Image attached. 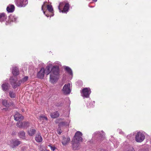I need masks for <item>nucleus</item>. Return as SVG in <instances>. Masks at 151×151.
<instances>
[{
  "instance_id": "f257e3e1",
  "label": "nucleus",
  "mask_w": 151,
  "mask_h": 151,
  "mask_svg": "<svg viewBox=\"0 0 151 151\" xmlns=\"http://www.w3.org/2000/svg\"><path fill=\"white\" fill-rule=\"evenodd\" d=\"M59 67L57 65L53 67L51 72L45 69V72L47 75H48L50 73V81L52 83H54L58 80L59 75Z\"/></svg>"
},
{
  "instance_id": "f03ea898",
  "label": "nucleus",
  "mask_w": 151,
  "mask_h": 151,
  "mask_svg": "<svg viewBox=\"0 0 151 151\" xmlns=\"http://www.w3.org/2000/svg\"><path fill=\"white\" fill-rule=\"evenodd\" d=\"M145 135L140 132H137L135 136V140L138 142H142L145 139Z\"/></svg>"
},
{
  "instance_id": "7ed1b4c3",
  "label": "nucleus",
  "mask_w": 151,
  "mask_h": 151,
  "mask_svg": "<svg viewBox=\"0 0 151 151\" xmlns=\"http://www.w3.org/2000/svg\"><path fill=\"white\" fill-rule=\"evenodd\" d=\"M82 135V134L81 132L79 131H77L75 133L73 141L78 142H82V139L81 136Z\"/></svg>"
},
{
  "instance_id": "20e7f679",
  "label": "nucleus",
  "mask_w": 151,
  "mask_h": 151,
  "mask_svg": "<svg viewBox=\"0 0 151 151\" xmlns=\"http://www.w3.org/2000/svg\"><path fill=\"white\" fill-rule=\"evenodd\" d=\"M16 5L19 7H24L28 3L27 0H15Z\"/></svg>"
},
{
  "instance_id": "39448f33",
  "label": "nucleus",
  "mask_w": 151,
  "mask_h": 151,
  "mask_svg": "<svg viewBox=\"0 0 151 151\" xmlns=\"http://www.w3.org/2000/svg\"><path fill=\"white\" fill-rule=\"evenodd\" d=\"M70 83L65 84L64 85L63 89V91L64 94H69L70 93L71 90L70 88Z\"/></svg>"
},
{
  "instance_id": "423d86ee",
  "label": "nucleus",
  "mask_w": 151,
  "mask_h": 151,
  "mask_svg": "<svg viewBox=\"0 0 151 151\" xmlns=\"http://www.w3.org/2000/svg\"><path fill=\"white\" fill-rule=\"evenodd\" d=\"M91 92V90L89 88H85L82 90L81 95L82 96L87 98L89 97Z\"/></svg>"
},
{
  "instance_id": "0eeeda50",
  "label": "nucleus",
  "mask_w": 151,
  "mask_h": 151,
  "mask_svg": "<svg viewBox=\"0 0 151 151\" xmlns=\"http://www.w3.org/2000/svg\"><path fill=\"white\" fill-rule=\"evenodd\" d=\"M17 78L14 76H12L10 79V82L14 88H15L17 86Z\"/></svg>"
},
{
  "instance_id": "6e6552de",
  "label": "nucleus",
  "mask_w": 151,
  "mask_h": 151,
  "mask_svg": "<svg viewBox=\"0 0 151 151\" xmlns=\"http://www.w3.org/2000/svg\"><path fill=\"white\" fill-rule=\"evenodd\" d=\"M10 142V145L12 148H14L18 146L21 143V141L18 139H12Z\"/></svg>"
},
{
  "instance_id": "1a4fd4ad",
  "label": "nucleus",
  "mask_w": 151,
  "mask_h": 151,
  "mask_svg": "<svg viewBox=\"0 0 151 151\" xmlns=\"http://www.w3.org/2000/svg\"><path fill=\"white\" fill-rule=\"evenodd\" d=\"M45 72V69L44 68H42L37 73V76L38 78L42 79L44 76Z\"/></svg>"
},
{
  "instance_id": "9d476101",
  "label": "nucleus",
  "mask_w": 151,
  "mask_h": 151,
  "mask_svg": "<svg viewBox=\"0 0 151 151\" xmlns=\"http://www.w3.org/2000/svg\"><path fill=\"white\" fill-rule=\"evenodd\" d=\"M14 119L16 121H22L23 119V116L18 112L14 115Z\"/></svg>"
},
{
  "instance_id": "9b49d317",
  "label": "nucleus",
  "mask_w": 151,
  "mask_h": 151,
  "mask_svg": "<svg viewBox=\"0 0 151 151\" xmlns=\"http://www.w3.org/2000/svg\"><path fill=\"white\" fill-rule=\"evenodd\" d=\"M73 143L72 145L73 149L74 150H78L80 148L79 142L73 141Z\"/></svg>"
},
{
  "instance_id": "f8f14e48",
  "label": "nucleus",
  "mask_w": 151,
  "mask_h": 151,
  "mask_svg": "<svg viewBox=\"0 0 151 151\" xmlns=\"http://www.w3.org/2000/svg\"><path fill=\"white\" fill-rule=\"evenodd\" d=\"M14 10V6L13 5H9L6 8V10L9 12H12Z\"/></svg>"
},
{
  "instance_id": "ddd939ff",
  "label": "nucleus",
  "mask_w": 151,
  "mask_h": 151,
  "mask_svg": "<svg viewBox=\"0 0 151 151\" xmlns=\"http://www.w3.org/2000/svg\"><path fill=\"white\" fill-rule=\"evenodd\" d=\"M6 16L4 13H0V22H2L6 20Z\"/></svg>"
},
{
  "instance_id": "4468645a",
  "label": "nucleus",
  "mask_w": 151,
  "mask_h": 151,
  "mask_svg": "<svg viewBox=\"0 0 151 151\" xmlns=\"http://www.w3.org/2000/svg\"><path fill=\"white\" fill-rule=\"evenodd\" d=\"M1 87L2 89L4 91H6L9 89V84L8 83H4L2 85Z\"/></svg>"
},
{
  "instance_id": "2eb2a0df",
  "label": "nucleus",
  "mask_w": 151,
  "mask_h": 151,
  "mask_svg": "<svg viewBox=\"0 0 151 151\" xmlns=\"http://www.w3.org/2000/svg\"><path fill=\"white\" fill-rule=\"evenodd\" d=\"M70 140V139L69 137H68L67 138L65 137H63L62 143L63 145H65L69 142Z\"/></svg>"
},
{
  "instance_id": "dca6fc26",
  "label": "nucleus",
  "mask_w": 151,
  "mask_h": 151,
  "mask_svg": "<svg viewBox=\"0 0 151 151\" xmlns=\"http://www.w3.org/2000/svg\"><path fill=\"white\" fill-rule=\"evenodd\" d=\"M35 139L36 141L38 142H41L42 141V138L39 134H37Z\"/></svg>"
},
{
  "instance_id": "f3484780",
  "label": "nucleus",
  "mask_w": 151,
  "mask_h": 151,
  "mask_svg": "<svg viewBox=\"0 0 151 151\" xmlns=\"http://www.w3.org/2000/svg\"><path fill=\"white\" fill-rule=\"evenodd\" d=\"M69 8V5L68 4L66 3L64 6L63 10L61 11L62 13H65L67 12Z\"/></svg>"
},
{
  "instance_id": "a211bd4d",
  "label": "nucleus",
  "mask_w": 151,
  "mask_h": 151,
  "mask_svg": "<svg viewBox=\"0 0 151 151\" xmlns=\"http://www.w3.org/2000/svg\"><path fill=\"white\" fill-rule=\"evenodd\" d=\"M12 73L14 75L16 76L19 73V71L18 68L16 67L13 68L12 70Z\"/></svg>"
},
{
  "instance_id": "6ab92c4d",
  "label": "nucleus",
  "mask_w": 151,
  "mask_h": 151,
  "mask_svg": "<svg viewBox=\"0 0 151 151\" xmlns=\"http://www.w3.org/2000/svg\"><path fill=\"white\" fill-rule=\"evenodd\" d=\"M2 104L3 105L6 107H9L11 104L10 102H8L6 100H4L2 101Z\"/></svg>"
},
{
  "instance_id": "aec40b11",
  "label": "nucleus",
  "mask_w": 151,
  "mask_h": 151,
  "mask_svg": "<svg viewBox=\"0 0 151 151\" xmlns=\"http://www.w3.org/2000/svg\"><path fill=\"white\" fill-rule=\"evenodd\" d=\"M59 114L57 111H56L52 113H51L50 114V116L51 117L53 118H55L59 116Z\"/></svg>"
},
{
  "instance_id": "412c9836",
  "label": "nucleus",
  "mask_w": 151,
  "mask_h": 151,
  "mask_svg": "<svg viewBox=\"0 0 151 151\" xmlns=\"http://www.w3.org/2000/svg\"><path fill=\"white\" fill-rule=\"evenodd\" d=\"M19 137L20 138L24 139L25 138V133L23 131H21L18 133Z\"/></svg>"
},
{
  "instance_id": "4be33fe9",
  "label": "nucleus",
  "mask_w": 151,
  "mask_h": 151,
  "mask_svg": "<svg viewBox=\"0 0 151 151\" xmlns=\"http://www.w3.org/2000/svg\"><path fill=\"white\" fill-rule=\"evenodd\" d=\"M104 134V132L103 131H101V132H96L94 133V136H98L99 137H103Z\"/></svg>"
},
{
  "instance_id": "5701e85b",
  "label": "nucleus",
  "mask_w": 151,
  "mask_h": 151,
  "mask_svg": "<svg viewBox=\"0 0 151 151\" xmlns=\"http://www.w3.org/2000/svg\"><path fill=\"white\" fill-rule=\"evenodd\" d=\"M36 132L35 130L33 128H31L28 131V134L30 136L33 135Z\"/></svg>"
},
{
  "instance_id": "b1692460",
  "label": "nucleus",
  "mask_w": 151,
  "mask_h": 151,
  "mask_svg": "<svg viewBox=\"0 0 151 151\" xmlns=\"http://www.w3.org/2000/svg\"><path fill=\"white\" fill-rule=\"evenodd\" d=\"M10 20L12 22H15L17 19V17L14 15H11L9 17Z\"/></svg>"
},
{
  "instance_id": "393cba45",
  "label": "nucleus",
  "mask_w": 151,
  "mask_h": 151,
  "mask_svg": "<svg viewBox=\"0 0 151 151\" xmlns=\"http://www.w3.org/2000/svg\"><path fill=\"white\" fill-rule=\"evenodd\" d=\"M65 70L69 73L70 75H72L73 72L72 70L68 66H65Z\"/></svg>"
},
{
  "instance_id": "a878e982",
  "label": "nucleus",
  "mask_w": 151,
  "mask_h": 151,
  "mask_svg": "<svg viewBox=\"0 0 151 151\" xmlns=\"http://www.w3.org/2000/svg\"><path fill=\"white\" fill-rule=\"evenodd\" d=\"M22 121H18V122L16 124V126L19 128H22L23 122H22Z\"/></svg>"
},
{
  "instance_id": "bb28decb",
  "label": "nucleus",
  "mask_w": 151,
  "mask_h": 151,
  "mask_svg": "<svg viewBox=\"0 0 151 151\" xmlns=\"http://www.w3.org/2000/svg\"><path fill=\"white\" fill-rule=\"evenodd\" d=\"M29 125V123L28 122H23L22 128H27Z\"/></svg>"
},
{
  "instance_id": "cd10ccee",
  "label": "nucleus",
  "mask_w": 151,
  "mask_h": 151,
  "mask_svg": "<svg viewBox=\"0 0 151 151\" xmlns=\"http://www.w3.org/2000/svg\"><path fill=\"white\" fill-rule=\"evenodd\" d=\"M39 119L40 120H45L46 121L47 120V117L45 116H44L42 115L40 116L39 118Z\"/></svg>"
},
{
  "instance_id": "c85d7f7f",
  "label": "nucleus",
  "mask_w": 151,
  "mask_h": 151,
  "mask_svg": "<svg viewBox=\"0 0 151 151\" xmlns=\"http://www.w3.org/2000/svg\"><path fill=\"white\" fill-rule=\"evenodd\" d=\"M9 95L10 97L14 98L15 96V93L12 91H10L9 92Z\"/></svg>"
},
{
  "instance_id": "c756f323",
  "label": "nucleus",
  "mask_w": 151,
  "mask_h": 151,
  "mask_svg": "<svg viewBox=\"0 0 151 151\" xmlns=\"http://www.w3.org/2000/svg\"><path fill=\"white\" fill-rule=\"evenodd\" d=\"M68 125V124L67 122H62L59 123L58 126L59 127H62L63 126H65Z\"/></svg>"
},
{
  "instance_id": "7c9ffc66",
  "label": "nucleus",
  "mask_w": 151,
  "mask_h": 151,
  "mask_svg": "<svg viewBox=\"0 0 151 151\" xmlns=\"http://www.w3.org/2000/svg\"><path fill=\"white\" fill-rule=\"evenodd\" d=\"M124 151H135L134 148L131 147H129L128 148H126L124 150Z\"/></svg>"
},
{
  "instance_id": "2f4dec72",
  "label": "nucleus",
  "mask_w": 151,
  "mask_h": 151,
  "mask_svg": "<svg viewBox=\"0 0 151 151\" xmlns=\"http://www.w3.org/2000/svg\"><path fill=\"white\" fill-rule=\"evenodd\" d=\"M47 8L48 10L50 12H52L53 11L52 6L51 5H47Z\"/></svg>"
},
{
  "instance_id": "473e14b6",
  "label": "nucleus",
  "mask_w": 151,
  "mask_h": 151,
  "mask_svg": "<svg viewBox=\"0 0 151 151\" xmlns=\"http://www.w3.org/2000/svg\"><path fill=\"white\" fill-rule=\"evenodd\" d=\"M64 4H65V3L64 2H61L59 4V5L58 6V9H59V10L60 12L61 11L60 9V7L63 6L64 5Z\"/></svg>"
},
{
  "instance_id": "72a5a7b5",
  "label": "nucleus",
  "mask_w": 151,
  "mask_h": 151,
  "mask_svg": "<svg viewBox=\"0 0 151 151\" xmlns=\"http://www.w3.org/2000/svg\"><path fill=\"white\" fill-rule=\"evenodd\" d=\"M49 146L50 147L51 150L53 151L55 150L56 148L55 147L52 146L50 145H49Z\"/></svg>"
},
{
  "instance_id": "f704fd0d",
  "label": "nucleus",
  "mask_w": 151,
  "mask_h": 151,
  "mask_svg": "<svg viewBox=\"0 0 151 151\" xmlns=\"http://www.w3.org/2000/svg\"><path fill=\"white\" fill-rule=\"evenodd\" d=\"M51 67V65H50L47 66L45 68L46 70H49L50 71V70Z\"/></svg>"
},
{
  "instance_id": "c9c22d12",
  "label": "nucleus",
  "mask_w": 151,
  "mask_h": 151,
  "mask_svg": "<svg viewBox=\"0 0 151 151\" xmlns=\"http://www.w3.org/2000/svg\"><path fill=\"white\" fill-rule=\"evenodd\" d=\"M60 127H59V128H58L57 130V132L58 134H60L62 132V131L61 130V129H60Z\"/></svg>"
},
{
  "instance_id": "e433bc0d",
  "label": "nucleus",
  "mask_w": 151,
  "mask_h": 151,
  "mask_svg": "<svg viewBox=\"0 0 151 151\" xmlns=\"http://www.w3.org/2000/svg\"><path fill=\"white\" fill-rule=\"evenodd\" d=\"M28 79V77L27 76H25V77L22 79V81H23V82H24L26 81Z\"/></svg>"
},
{
  "instance_id": "4c0bfd02",
  "label": "nucleus",
  "mask_w": 151,
  "mask_h": 151,
  "mask_svg": "<svg viewBox=\"0 0 151 151\" xmlns=\"http://www.w3.org/2000/svg\"><path fill=\"white\" fill-rule=\"evenodd\" d=\"M22 82H23L22 81H18V83H17V85L18 86H19L20 85Z\"/></svg>"
},
{
  "instance_id": "58836bf2",
  "label": "nucleus",
  "mask_w": 151,
  "mask_h": 151,
  "mask_svg": "<svg viewBox=\"0 0 151 151\" xmlns=\"http://www.w3.org/2000/svg\"><path fill=\"white\" fill-rule=\"evenodd\" d=\"M139 151H148L147 149H140Z\"/></svg>"
},
{
  "instance_id": "ea45409f",
  "label": "nucleus",
  "mask_w": 151,
  "mask_h": 151,
  "mask_svg": "<svg viewBox=\"0 0 151 151\" xmlns=\"http://www.w3.org/2000/svg\"><path fill=\"white\" fill-rule=\"evenodd\" d=\"M44 4H45V3H44V4L42 6V10H43V7L44 6Z\"/></svg>"
},
{
  "instance_id": "a19ab883",
  "label": "nucleus",
  "mask_w": 151,
  "mask_h": 151,
  "mask_svg": "<svg viewBox=\"0 0 151 151\" xmlns=\"http://www.w3.org/2000/svg\"><path fill=\"white\" fill-rule=\"evenodd\" d=\"M94 2H96L97 0H92Z\"/></svg>"
},
{
  "instance_id": "79ce46f5",
  "label": "nucleus",
  "mask_w": 151,
  "mask_h": 151,
  "mask_svg": "<svg viewBox=\"0 0 151 151\" xmlns=\"http://www.w3.org/2000/svg\"><path fill=\"white\" fill-rule=\"evenodd\" d=\"M45 150H46L45 149H44L41 150V151H45Z\"/></svg>"
},
{
  "instance_id": "37998d69",
  "label": "nucleus",
  "mask_w": 151,
  "mask_h": 151,
  "mask_svg": "<svg viewBox=\"0 0 151 151\" xmlns=\"http://www.w3.org/2000/svg\"><path fill=\"white\" fill-rule=\"evenodd\" d=\"M56 106H61V104H60V105L59 104V105H56Z\"/></svg>"
},
{
  "instance_id": "c03bdc74",
  "label": "nucleus",
  "mask_w": 151,
  "mask_h": 151,
  "mask_svg": "<svg viewBox=\"0 0 151 151\" xmlns=\"http://www.w3.org/2000/svg\"><path fill=\"white\" fill-rule=\"evenodd\" d=\"M43 12L44 14H45V12L44 11H43Z\"/></svg>"
},
{
  "instance_id": "a18cd8bd",
  "label": "nucleus",
  "mask_w": 151,
  "mask_h": 151,
  "mask_svg": "<svg viewBox=\"0 0 151 151\" xmlns=\"http://www.w3.org/2000/svg\"><path fill=\"white\" fill-rule=\"evenodd\" d=\"M103 150H103L102 149V150H101V151H103Z\"/></svg>"
},
{
  "instance_id": "49530a36",
  "label": "nucleus",
  "mask_w": 151,
  "mask_h": 151,
  "mask_svg": "<svg viewBox=\"0 0 151 151\" xmlns=\"http://www.w3.org/2000/svg\"><path fill=\"white\" fill-rule=\"evenodd\" d=\"M46 16H47V17H49V16H47V15H46Z\"/></svg>"
},
{
  "instance_id": "de8ad7c7",
  "label": "nucleus",
  "mask_w": 151,
  "mask_h": 151,
  "mask_svg": "<svg viewBox=\"0 0 151 151\" xmlns=\"http://www.w3.org/2000/svg\"><path fill=\"white\" fill-rule=\"evenodd\" d=\"M92 103H94V101H93Z\"/></svg>"
},
{
  "instance_id": "09e8293b",
  "label": "nucleus",
  "mask_w": 151,
  "mask_h": 151,
  "mask_svg": "<svg viewBox=\"0 0 151 151\" xmlns=\"http://www.w3.org/2000/svg\"><path fill=\"white\" fill-rule=\"evenodd\" d=\"M91 7H93V6H91Z\"/></svg>"
}]
</instances>
